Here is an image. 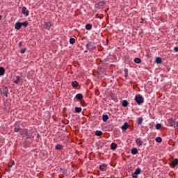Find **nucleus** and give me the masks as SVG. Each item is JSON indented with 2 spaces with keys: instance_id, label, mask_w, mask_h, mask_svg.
<instances>
[{
  "instance_id": "58836bf2",
  "label": "nucleus",
  "mask_w": 178,
  "mask_h": 178,
  "mask_svg": "<svg viewBox=\"0 0 178 178\" xmlns=\"http://www.w3.org/2000/svg\"><path fill=\"white\" fill-rule=\"evenodd\" d=\"M124 71L125 74H128V73H129V70L124 69Z\"/></svg>"
},
{
  "instance_id": "f8f14e48",
  "label": "nucleus",
  "mask_w": 178,
  "mask_h": 178,
  "mask_svg": "<svg viewBox=\"0 0 178 178\" xmlns=\"http://www.w3.org/2000/svg\"><path fill=\"white\" fill-rule=\"evenodd\" d=\"M15 30H20L22 29V22H17L15 25Z\"/></svg>"
},
{
  "instance_id": "cd10ccee",
  "label": "nucleus",
  "mask_w": 178,
  "mask_h": 178,
  "mask_svg": "<svg viewBox=\"0 0 178 178\" xmlns=\"http://www.w3.org/2000/svg\"><path fill=\"white\" fill-rule=\"evenodd\" d=\"M134 173H136V175H140L141 174V168H137Z\"/></svg>"
},
{
  "instance_id": "72a5a7b5",
  "label": "nucleus",
  "mask_w": 178,
  "mask_h": 178,
  "mask_svg": "<svg viewBox=\"0 0 178 178\" xmlns=\"http://www.w3.org/2000/svg\"><path fill=\"white\" fill-rule=\"evenodd\" d=\"M104 5H105V2L104 1L99 2V6H104Z\"/></svg>"
},
{
  "instance_id": "9d476101",
  "label": "nucleus",
  "mask_w": 178,
  "mask_h": 178,
  "mask_svg": "<svg viewBox=\"0 0 178 178\" xmlns=\"http://www.w3.org/2000/svg\"><path fill=\"white\" fill-rule=\"evenodd\" d=\"M108 165L103 163L102 165H99V169L102 172H106V168Z\"/></svg>"
},
{
  "instance_id": "393cba45",
  "label": "nucleus",
  "mask_w": 178,
  "mask_h": 178,
  "mask_svg": "<svg viewBox=\"0 0 178 178\" xmlns=\"http://www.w3.org/2000/svg\"><path fill=\"white\" fill-rule=\"evenodd\" d=\"M134 61L135 62V63H141V58H134Z\"/></svg>"
},
{
  "instance_id": "c9c22d12",
  "label": "nucleus",
  "mask_w": 178,
  "mask_h": 178,
  "mask_svg": "<svg viewBox=\"0 0 178 178\" xmlns=\"http://www.w3.org/2000/svg\"><path fill=\"white\" fill-rule=\"evenodd\" d=\"M26 50H27V49L24 48V49H21L20 52H21V54H24V52H26Z\"/></svg>"
},
{
  "instance_id": "e433bc0d",
  "label": "nucleus",
  "mask_w": 178,
  "mask_h": 178,
  "mask_svg": "<svg viewBox=\"0 0 178 178\" xmlns=\"http://www.w3.org/2000/svg\"><path fill=\"white\" fill-rule=\"evenodd\" d=\"M15 165V161H12L11 165H8V168H12Z\"/></svg>"
},
{
  "instance_id": "20e7f679",
  "label": "nucleus",
  "mask_w": 178,
  "mask_h": 178,
  "mask_svg": "<svg viewBox=\"0 0 178 178\" xmlns=\"http://www.w3.org/2000/svg\"><path fill=\"white\" fill-rule=\"evenodd\" d=\"M168 123L170 127H174V129H176V122H175V120L172 118L169 119Z\"/></svg>"
},
{
  "instance_id": "bb28decb",
  "label": "nucleus",
  "mask_w": 178,
  "mask_h": 178,
  "mask_svg": "<svg viewBox=\"0 0 178 178\" xmlns=\"http://www.w3.org/2000/svg\"><path fill=\"white\" fill-rule=\"evenodd\" d=\"M21 26H24V27H27V26H29V22L27 21L21 22Z\"/></svg>"
},
{
  "instance_id": "c756f323",
  "label": "nucleus",
  "mask_w": 178,
  "mask_h": 178,
  "mask_svg": "<svg viewBox=\"0 0 178 178\" xmlns=\"http://www.w3.org/2000/svg\"><path fill=\"white\" fill-rule=\"evenodd\" d=\"M74 42H76V39H75V38H71L70 39V44H74Z\"/></svg>"
},
{
  "instance_id": "2f4dec72",
  "label": "nucleus",
  "mask_w": 178,
  "mask_h": 178,
  "mask_svg": "<svg viewBox=\"0 0 178 178\" xmlns=\"http://www.w3.org/2000/svg\"><path fill=\"white\" fill-rule=\"evenodd\" d=\"M161 127H162V125L160 123H158L156 124V129L157 130H159V129H161Z\"/></svg>"
},
{
  "instance_id": "4468645a",
  "label": "nucleus",
  "mask_w": 178,
  "mask_h": 178,
  "mask_svg": "<svg viewBox=\"0 0 178 178\" xmlns=\"http://www.w3.org/2000/svg\"><path fill=\"white\" fill-rule=\"evenodd\" d=\"M131 154H132V155H137V154H138V150L137 149V148L134 147L131 150Z\"/></svg>"
},
{
  "instance_id": "ea45409f",
  "label": "nucleus",
  "mask_w": 178,
  "mask_h": 178,
  "mask_svg": "<svg viewBox=\"0 0 178 178\" xmlns=\"http://www.w3.org/2000/svg\"><path fill=\"white\" fill-rule=\"evenodd\" d=\"M18 45H19V47H22V42H19V44H18Z\"/></svg>"
},
{
  "instance_id": "6ab92c4d",
  "label": "nucleus",
  "mask_w": 178,
  "mask_h": 178,
  "mask_svg": "<svg viewBox=\"0 0 178 178\" xmlns=\"http://www.w3.org/2000/svg\"><path fill=\"white\" fill-rule=\"evenodd\" d=\"M108 119H109V117L108 116V115H102L103 122H108Z\"/></svg>"
},
{
  "instance_id": "423d86ee",
  "label": "nucleus",
  "mask_w": 178,
  "mask_h": 178,
  "mask_svg": "<svg viewBox=\"0 0 178 178\" xmlns=\"http://www.w3.org/2000/svg\"><path fill=\"white\" fill-rule=\"evenodd\" d=\"M136 143L138 147H141L144 144V141L141 140V138H138L136 139Z\"/></svg>"
},
{
  "instance_id": "f03ea898",
  "label": "nucleus",
  "mask_w": 178,
  "mask_h": 178,
  "mask_svg": "<svg viewBox=\"0 0 178 178\" xmlns=\"http://www.w3.org/2000/svg\"><path fill=\"white\" fill-rule=\"evenodd\" d=\"M22 136H23V137H24L26 140H29V138H34V136H33V134H29L27 129H24L22 131Z\"/></svg>"
},
{
  "instance_id": "b1692460",
  "label": "nucleus",
  "mask_w": 178,
  "mask_h": 178,
  "mask_svg": "<svg viewBox=\"0 0 178 178\" xmlns=\"http://www.w3.org/2000/svg\"><path fill=\"white\" fill-rule=\"evenodd\" d=\"M95 136H97V137H101V136H102V131H95Z\"/></svg>"
},
{
  "instance_id": "f257e3e1",
  "label": "nucleus",
  "mask_w": 178,
  "mask_h": 178,
  "mask_svg": "<svg viewBox=\"0 0 178 178\" xmlns=\"http://www.w3.org/2000/svg\"><path fill=\"white\" fill-rule=\"evenodd\" d=\"M86 49H88V51H95V49H97V46L95 45V42L89 41L86 45Z\"/></svg>"
},
{
  "instance_id": "9b49d317",
  "label": "nucleus",
  "mask_w": 178,
  "mask_h": 178,
  "mask_svg": "<svg viewBox=\"0 0 178 178\" xmlns=\"http://www.w3.org/2000/svg\"><path fill=\"white\" fill-rule=\"evenodd\" d=\"M121 129L123 131H126L129 129V123L124 122V124L121 127Z\"/></svg>"
},
{
  "instance_id": "1a4fd4ad",
  "label": "nucleus",
  "mask_w": 178,
  "mask_h": 178,
  "mask_svg": "<svg viewBox=\"0 0 178 178\" xmlns=\"http://www.w3.org/2000/svg\"><path fill=\"white\" fill-rule=\"evenodd\" d=\"M177 165H178V159H174L170 164L172 168H176Z\"/></svg>"
},
{
  "instance_id": "2eb2a0df",
  "label": "nucleus",
  "mask_w": 178,
  "mask_h": 178,
  "mask_svg": "<svg viewBox=\"0 0 178 178\" xmlns=\"http://www.w3.org/2000/svg\"><path fill=\"white\" fill-rule=\"evenodd\" d=\"M15 79L16 80L13 81V83H15V84H19V80H21L22 77L19 76H15Z\"/></svg>"
},
{
  "instance_id": "7ed1b4c3",
  "label": "nucleus",
  "mask_w": 178,
  "mask_h": 178,
  "mask_svg": "<svg viewBox=\"0 0 178 178\" xmlns=\"http://www.w3.org/2000/svg\"><path fill=\"white\" fill-rule=\"evenodd\" d=\"M135 101L138 104V105H141V104H144V98L141 95H136L135 97Z\"/></svg>"
},
{
  "instance_id": "a19ab883",
  "label": "nucleus",
  "mask_w": 178,
  "mask_h": 178,
  "mask_svg": "<svg viewBox=\"0 0 178 178\" xmlns=\"http://www.w3.org/2000/svg\"><path fill=\"white\" fill-rule=\"evenodd\" d=\"M37 137L38 138H40L41 137V136H40V134H38Z\"/></svg>"
},
{
  "instance_id": "79ce46f5",
  "label": "nucleus",
  "mask_w": 178,
  "mask_h": 178,
  "mask_svg": "<svg viewBox=\"0 0 178 178\" xmlns=\"http://www.w3.org/2000/svg\"><path fill=\"white\" fill-rule=\"evenodd\" d=\"M124 76H125V77H129V74H125Z\"/></svg>"
},
{
  "instance_id": "412c9836",
  "label": "nucleus",
  "mask_w": 178,
  "mask_h": 178,
  "mask_svg": "<svg viewBox=\"0 0 178 178\" xmlns=\"http://www.w3.org/2000/svg\"><path fill=\"white\" fill-rule=\"evenodd\" d=\"M5 74V68L3 67H0V76H3Z\"/></svg>"
},
{
  "instance_id": "0eeeda50",
  "label": "nucleus",
  "mask_w": 178,
  "mask_h": 178,
  "mask_svg": "<svg viewBox=\"0 0 178 178\" xmlns=\"http://www.w3.org/2000/svg\"><path fill=\"white\" fill-rule=\"evenodd\" d=\"M51 26H52V22H44V29L46 30L50 31Z\"/></svg>"
},
{
  "instance_id": "a211bd4d",
  "label": "nucleus",
  "mask_w": 178,
  "mask_h": 178,
  "mask_svg": "<svg viewBox=\"0 0 178 178\" xmlns=\"http://www.w3.org/2000/svg\"><path fill=\"white\" fill-rule=\"evenodd\" d=\"M55 148H56V149H57L58 151H62V149H63V146L60 144H58V145H56Z\"/></svg>"
},
{
  "instance_id": "4be33fe9",
  "label": "nucleus",
  "mask_w": 178,
  "mask_h": 178,
  "mask_svg": "<svg viewBox=\"0 0 178 178\" xmlns=\"http://www.w3.org/2000/svg\"><path fill=\"white\" fill-rule=\"evenodd\" d=\"M127 105H129V102H127V100H123L122 106H124V108H127Z\"/></svg>"
},
{
  "instance_id": "473e14b6",
  "label": "nucleus",
  "mask_w": 178,
  "mask_h": 178,
  "mask_svg": "<svg viewBox=\"0 0 178 178\" xmlns=\"http://www.w3.org/2000/svg\"><path fill=\"white\" fill-rule=\"evenodd\" d=\"M14 131H15V133H17V132L20 131V128H19V127H15V128L14 129Z\"/></svg>"
},
{
  "instance_id": "37998d69",
  "label": "nucleus",
  "mask_w": 178,
  "mask_h": 178,
  "mask_svg": "<svg viewBox=\"0 0 178 178\" xmlns=\"http://www.w3.org/2000/svg\"><path fill=\"white\" fill-rule=\"evenodd\" d=\"M0 20H2V15H0Z\"/></svg>"
},
{
  "instance_id": "4c0bfd02",
  "label": "nucleus",
  "mask_w": 178,
  "mask_h": 178,
  "mask_svg": "<svg viewBox=\"0 0 178 178\" xmlns=\"http://www.w3.org/2000/svg\"><path fill=\"white\" fill-rule=\"evenodd\" d=\"M174 51H175V52H178V47H175Z\"/></svg>"
},
{
  "instance_id": "6e6552de",
  "label": "nucleus",
  "mask_w": 178,
  "mask_h": 178,
  "mask_svg": "<svg viewBox=\"0 0 178 178\" xmlns=\"http://www.w3.org/2000/svg\"><path fill=\"white\" fill-rule=\"evenodd\" d=\"M9 92V90L8 89V87H4L1 90V94H3L5 97H8V93Z\"/></svg>"
},
{
  "instance_id": "f3484780",
  "label": "nucleus",
  "mask_w": 178,
  "mask_h": 178,
  "mask_svg": "<svg viewBox=\"0 0 178 178\" xmlns=\"http://www.w3.org/2000/svg\"><path fill=\"white\" fill-rule=\"evenodd\" d=\"M116 148H118V144L116 143H111V149H113V151H115V149H116Z\"/></svg>"
},
{
  "instance_id": "7c9ffc66",
  "label": "nucleus",
  "mask_w": 178,
  "mask_h": 178,
  "mask_svg": "<svg viewBox=\"0 0 178 178\" xmlns=\"http://www.w3.org/2000/svg\"><path fill=\"white\" fill-rule=\"evenodd\" d=\"M155 140L156 143H162V138L161 137H156Z\"/></svg>"
},
{
  "instance_id": "5701e85b",
  "label": "nucleus",
  "mask_w": 178,
  "mask_h": 178,
  "mask_svg": "<svg viewBox=\"0 0 178 178\" xmlns=\"http://www.w3.org/2000/svg\"><path fill=\"white\" fill-rule=\"evenodd\" d=\"M85 27L86 30H91L92 29V25L90 24H87Z\"/></svg>"
},
{
  "instance_id": "39448f33",
  "label": "nucleus",
  "mask_w": 178,
  "mask_h": 178,
  "mask_svg": "<svg viewBox=\"0 0 178 178\" xmlns=\"http://www.w3.org/2000/svg\"><path fill=\"white\" fill-rule=\"evenodd\" d=\"M22 13L26 17H27V16H29V15L30 14V11L27 10V8L23 7L22 10Z\"/></svg>"
},
{
  "instance_id": "aec40b11",
  "label": "nucleus",
  "mask_w": 178,
  "mask_h": 178,
  "mask_svg": "<svg viewBox=\"0 0 178 178\" xmlns=\"http://www.w3.org/2000/svg\"><path fill=\"white\" fill-rule=\"evenodd\" d=\"M155 62L156 63H162V58H161L160 57H156L155 59Z\"/></svg>"
},
{
  "instance_id": "f704fd0d",
  "label": "nucleus",
  "mask_w": 178,
  "mask_h": 178,
  "mask_svg": "<svg viewBox=\"0 0 178 178\" xmlns=\"http://www.w3.org/2000/svg\"><path fill=\"white\" fill-rule=\"evenodd\" d=\"M132 177H133V178H137V177H138V174H136V172H134V173L132 174Z\"/></svg>"
},
{
  "instance_id": "ddd939ff",
  "label": "nucleus",
  "mask_w": 178,
  "mask_h": 178,
  "mask_svg": "<svg viewBox=\"0 0 178 178\" xmlns=\"http://www.w3.org/2000/svg\"><path fill=\"white\" fill-rule=\"evenodd\" d=\"M75 98L77 101H81V99H83V95L81 93H78L76 95Z\"/></svg>"
},
{
  "instance_id": "c85d7f7f",
  "label": "nucleus",
  "mask_w": 178,
  "mask_h": 178,
  "mask_svg": "<svg viewBox=\"0 0 178 178\" xmlns=\"http://www.w3.org/2000/svg\"><path fill=\"white\" fill-rule=\"evenodd\" d=\"M143 118H138V125L140 126V124H141L143 123Z\"/></svg>"
},
{
  "instance_id": "dca6fc26",
  "label": "nucleus",
  "mask_w": 178,
  "mask_h": 178,
  "mask_svg": "<svg viewBox=\"0 0 178 178\" xmlns=\"http://www.w3.org/2000/svg\"><path fill=\"white\" fill-rule=\"evenodd\" d=\"M72 86L74 88H77V87H79V82H77L76 81H72Z\"/></svg>"
},
{
  "instance_id": "c03bdc74",
  "label": "nucleus",
  "mask_w": 178,
  "mask_h": 178,
  "mask_svg": "<svg viewBox=\"0 0 178 178\" xmlns=\"http://www.w3.org/2000/svg\"><path fill=\"white\" fill-rule=\"evenodd\" d=\"M85 52H88V51H85Z\"/></svg>"
},
{
  "instance_id": "a878e982",
  "label": "nucleus",
  "mask_w": 178,
  "mask_h": 178,
  "mask_svg": "<svg viewBox=\"0 0 178 178\" xmlns=\"http://www.w3.org/2000/svg\"><path fill=\"white\" fill-rule=\"evenodd\" d=\"M81 111H82L81 107H75V112H76V113H80Z\"/></svg>"
}]
</instances>
